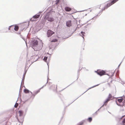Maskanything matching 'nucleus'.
I'll list each match as a JSON object with an SVG mask.
<instances>
[{
    "label": "nucleus",
    "mask_w": 125,
    "mask_h": 125,
    "mask_svg": "<svg viewBox=\"0 0 125 125\" xmlns=\"http://www.w3.org/2000/svg\"><path fill=\"white\" fill-rule=\"evenodd\" d=\"M119 0H112L108 2L107 5L104 7V9H107L111 5L114 4Z\"/></svg>",
    "instance_id": "obj_1"
},
{
    "label": "nucleus",
    "mask_w": 125,
    "mask_h": 125,
    "mask_svg": "<svg viewBox=\"0 0 125 125\" xmlns=\"http://www.w3.org/2000/svg\"><path fill=\"white\" fill-rule=\"evenodd\" d=\"M123 99L122 98L118 99H117L118 102L116 101V104L119 106H123L124 104V103L123 102Z\"/></svg>",
    "instance_id": "obj_2"
},
{
    "label": "nucleus",
    "mask_w": 125,
    "mask_h": 125,
    "mask_svg": "<svg viewBox=\"0 0 125 125\" xmlns=\"http://www.w3.org/2000/svg\"><path fill=\"white\" fill-rule=\"evenodd\" d=\"M40 16V14H36L31 18L30 21H36L37 20V19Z\"/></svg>",
    "instance_id": "obj_3"
},
{
    "label": "nucleus",
    "mask_w": 125,
    "mask_h": 125,
    "mask_svg": "<svg viewBox=\"0 0 125 125\" xmlns=\"http://www.w3.org/2000/svg\"><path fill=\"white\" fill-rule=\"evenodd\" d=\"M96 72L97 73V74L101 76H102L105 74V72L104 70H98Z\"/></svg>",
    "instance_id": "obj_4"
},
{
    "label": "nucleus",
    "mask_w": 125,
    "mask_h": 125,
    "mask_svg": "<svg viewBox=\"0 0 125 125\" xmlns=\"http://www.w3.org/2000/svg\"><path fill=\"white\" fill-rule=\"evenodd\" d=\"M45 19L50 21H54V19L52 17L48 16H46Z\"/></svg>",
    "instance_id": "obj_5"
},
{
    "label": "nucleus",
    "mask_w": 125,
    "mask_h": 125,
    "mask_svg": "<svg viewBox=\"0 0 125 125\" xmlns=\"http://www.w3.org/2000/svg\"><path fill=\"white\" fill-rule=\"evenodd\" d=\"M32 45L33 47H36L38 45V42L36 40H34L32 42Z\"/></svg>",
    "instance_id": "obj_6"
},
{
    "label": "nucleus",
    "mask_w": 125,
    "mask_h": 125,
    "mask_svg": "<svg viewBox=\"0 0 125 125\" xmlns=\"http://www.w3.org/2000/svg\"><path fill=\"white\" fill-rule=\"evenodd\" d=\"M54 32L50 30H49L47 32V34L48 37H49L52 36V34H54Z\"/></svg>",
    "instance_id": "obj_7"
},
{
    "label": "nucleus",
    "mask_w": 125,
    "mask_h": 125,
    "mask_svg": "<svg viewBox=\"0 0 125 125\" xmlns=\"http://www.w3.org/2000/svg\"><path fill=\"white\" fill-rule=\"evenodd\" d=\"M71 21H69L66 22V25L68 27H70L72 25V23H71Z\"/></svg>",
    "instance_id": "obj_8"
},
{
    "label": "nucleus",
    "mask_w": 125,
    "mask_h": 125,
    "mask_svg": "<svg viewBox=\"0 0 125 125\" xmlns=\"http://www.w3.org/2000/svg\"><path fill=\"white\" fill-rule=\"evenodd\" d=\"M65 10L67 11H69L72 10V9L68 7H66L65 8Z\"/></svg>",
    "instance_id": "obj_9"
},
{
    "label": "nucleus",
    "mask_w": 125,
    "mask_h": 125,
    "mask_svg": "<svg viewBox=\"0 0 125 125\" xmlns=\"http://www.w3.org/2000/svg\"><path fill=\"white\" fill-rule=\"evenodd\" d=\"M19 27L17 25H16L14 26V27L13 29H14V30L16 31H18L19 29Z\"/></svg>",
    "instance_id": "obj_10"
},
{
    "label": "nucleus",
    "mask_w": 125,
    "mask_h": 125,
    "mask_svg": "<svg viewBox=\"0 0 125 125\" xmlns=\"http://www.w3.org/2000/svg\"><path fill=\"white\" fill-rule=\"evenodd\" d=\"M110 99H109L108 98H107L105 100V101L104 102V105H106L107 104V103L108 102H109Z\"/></svg>",
    "instance_id": "obj_11"
},
{
    "label": "nucleus",
    "mask_w": 125,
    "mask_h": 125,
    "mask_svg": "<svg viewBox=\"0 0 125 125\" xmlns=\"http://www.w3.org/2000/svg\"><path fill=\"white\" fill-rule=\"evenodd\" d=\"M110 99H109L108 98H107L105 100V101L104 102V105H106L107 104V103L108 102H109Z\"/></svg>",
    "instance_id": "obj_12"
},
{
    "label": "nucleus",
    "mask_w": 125,
    "mask_h": 125,
    "mask_svg": "<svg viewBox=\"0 0 125 125\" xmlns=\"http://www.w3.org/2000/svg\"><path fill=\"white\" fill-rule=\"evenodd\" d=\"M40 90H39L36 91H34L33 93V95H36L37 94L40 92Z\"/></svg>",
    "instance_id": "obj_13"
},
{
    "label": "nucleus",
    "mask_w": 125,
    "mask_h": 125,
    "mask_svg": "<svg viewBox=\"0 0 125 125\" xmlns=\"http://www.w3.org/2000/svg\"><path fill=\"white\" fill-rule=\"evenodd\" d=\"M19 116H21L23 115V112L21 110H20L19 111Z\"/></svg>",
    "instance_id": "obj_14"
},
{
    "label": "nucleus",
    "mask_w": 125,
    "mask_h": 125,
    "mask_svg": "<svg viewBox=\"0 0 125 125\" xmlns=\"http://www.w3.org/2000/svg\"><path fill=\"white\" fill-rule=\"evenodd\" d=\"M14 27V26L13 25L11 26H10L9 27V28H8L9 30H11L10 29H13Z\"/></svg>",
    "instance_id": "obj_15"
},
{
    "label": "nucleus",
    "mask_w": 125,
    "mask_h": 125,
    "mask_svg": "<svg viewBox=\"0 0 125 125\" xmlns=\"http://www.w3.org/2000/svg\"><path fill=\"white\" fill-rule=\"evenodd\" d=\"M24 92L26 93H28L29 92V91L28 90L26 89L24 90Z\"/></svg>",
    "instance_id": "obj_16"
},
{
    "label": "nucleus",
    "mask_w": 125,
    "mask_h": 125,
    "mask_svg": "<svg viewBox=\"0 0 125 125\" xmlns=\"http://www.w3.org/2000/svg\"><path fill=\"white\" fill-rule=\"evenodd\" d=\"M107 98L110 99H111L112 98V96L111 94H109Z\"/></svg>",
    "instance_id": "obj_17"
},
{
    "label": "nucleus",
    "mask_w": 125,
    "mask_h": 125,
    "mask_svg": "<svg viewBox=\"0 0 125 125\" xmlns=\"http://www.w3.org/2000/svg\"><path fill=\"white\" fill-rule=\"evenodd\" d=\"M57 40L56 39H53L51 41V42H57Z\"/></svg>",
    "instance_id": "obj_18"
},
{
    "label": "nucleus",
    "mask_w": 125,
    "mask_h": 125,
    "mask_svg": "<svg viewBox=\"0 0 125 125\" xmlns=\"http://www.w3.org/2000/svg\"><path fill=\"white\" fill-rule=\"evenodd\" d=\"M88 120L89 122H91L92 120V118L91 117H89L88 119Z\"/></svg>",
    "instance_id": "obj_19"
},
{
    "label": "nucleus",
    "mask_w": 125,
    "mask_h": 125,
    "mask_svg": "<svg viewBox=\"0 0 125 125\" xmlns=\"http://www.w3.org/2000/svg\"><path fill=\"white\" fill-rule=\"evenodd\" d=\"M47 59V57L45 56L43 60L44 61L46 62Z\"/></svg>",
    "instance_id": "obj_20"
},
{
    "label": "nucleus",
    "mask_w": 125,
    "mask_h": 125,
    "mask_svg": "<svg viewBox=\"0 0 125 125\" xmlns=\"http://www.w3.org/2000/svg\"><path fill=\"white\" fill-rule=\"evenodd\" d=\"M81 34H82V35L83 36H83H84V34H85V33L84 32H83V31H82L81 32Z\"/></svg>",
    "instance_id": "obj_21"
},
{
    "label": "nucleus",
    "mask_w": 125,
    "mask_h": 125,
    "mask_svg": "<svg viewBox=\"0 0 125 125\" xmlns=\"http://www.w3.org/2000/svg\"><path fill=\"white\" fill-rule=\"evenodd\" d=\"M122 122L123 124V125H125V118L123 121Z\"/></svg>",
    "instance_id": "obj_22"
},
{
    "label": "nucleus",
    "mask_w": 125,
    "mask_h": 125,
    "mask_svg": "<svg viewBox=\"0 0 125 125\" xmlns=\"http://www.w3.org/2000/svg\"><path fill=\"white\" fill-rule=\"evenodd\" d=\"M60 0H56V4H58Z\"/></svg>",
    "instance_id": "obj_23"
},
{
    "label": "nucleus",
    "mask_w": 125,
    "mask_h": 125,
    "mask_svg": "<svg viewBox=\"0 0 125 125\" xmlns=\"http://www.w3.org/2000/svg\"><path fill=\"white\" fill-rule=\"evenodd\" d=\"M18 104L17 103H16L15 105H14V107L15 108H17V107L18 106Z\"/></svg>",
    "instance_id": "obj_24"
},
{
    "label": "nucleus",
    "mask_w": 125,
    "mask_h": 125,
    "mask_svg": "<svg viewBox=\"0 0 125 125\" xmlns=\"http://www.w3.org/2000/svg\"><path fill=\"white\" fill-rule=\"evenodd\" d=\"M83 124V122H81L79 123L78 125H82Z\"/></svg>",
    "instance_id": "obj_25"
}]
</instances>
